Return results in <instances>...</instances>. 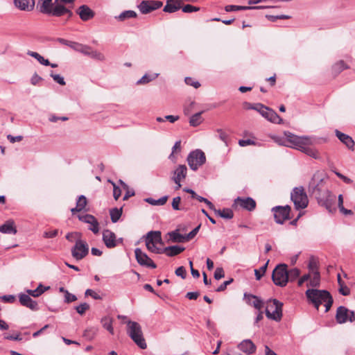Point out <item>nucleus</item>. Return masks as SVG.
Segmentation results:
<instances>
[{
	"label": "nucleus",
	"mask_w": 355,
	"mask_h": 355,
	"mask_svg": "<svg viewBox=\"0 0 355 355\" xmlns=\"http://www.w3.org/2000/svg\"><path fill=\"white\" fill-rule=\"evenodd\" d=\"M145 241L146 248L149 251L156 254H161V248L157 246V244L163 245L161 232H149L146 236Z\"/></svg>",
	"instance_id": "423d86ee"
},
{
	"label": "nucleus",
	"mask_w": 355,
	"mask_h": 355,
	"mask_svg": "<svg viewBox=\"0 0 355 355\" xmlns=\"http://www.w3.org/2000/svg\"><path fill=\"white\" fill-rule=\"evenodd\" d=\"M206 162L205 153L201 150H196L191 152L187 157V162L193 171H196Z\"/></svg>",
	"instance_id": "1a4fd4ad"
},
{
	"label": "nucleus",
	"mask_w": 355,
	"mask_h": 355,
	"mask_svg": "<svg viewBox=\"0 0 355 355\" xmlns=\"http://www.w3.org/2000/svg\"><path fill=\"white\" fill-rule=\"evenodd\" d=\"M87 205V198L85 196L81 195L78 197V199L76 202V206L74 208L71 209L72 214L75 212H80L83 210Z\"/></svg>",
	"instance_id": "473e14b6"
},
{
	"label": "nucleus",
	"mask_w": 355,
	"mask_h": 355,
	"mask_svg": "<svg viewBox=\"0 0 355 355\" xmlns=\"http://www.w3.org/2000/svg\"><path fill=\"white\" fill-rule=\"evenodd\" d=\"M18 297L19 301L23 306L28 308L33 311H36L40 309L38 303L29 297L28 295L21 293L19 294Z\"/></svg>",
	"instance_id": "6ab92c4d"
},
{
	"label": "nucleus",
	"mask_w": 355,
	"mask_h": 355,
	"mask_svg": "<svg viewBox=\"0 0 355 355\" xmlns=\"http://www.w3.org/2000/svg\"><path fill=\"white\" fill-rule=\"evenodd\" d=\"M111 220L113 223H116L121 214H122V208L118 209V208H114L112 209L110 211Z\"/></svg>",
	"instance_id": "49530a36"
},
{
	"label": "nucleus",
	"mask_w": 355,
	"mask_h": 355,
	"mask_svg": "<svg viewBox=\"0 0 355 355\" xmlns=\"http://www.w3.org/2000/svg\"><path fill=\"white\" fill-rule=\"evenodd\" d=\"M42 1V4L40 8V11L45 14L46 11L50 8V7L53 5V2L52 0H40Z\"/></svg>",
	"instance_id": "8fccbe9b"
},
{
	"label": "nucleus",
	"mask_w": 355,
	"mask_h": 355,
	"mask_svg": "<svg viewBox=\"0 0 355 355\" xmlns=\"http://www.w3.org/2000/svg\"><path fill=\"white\" fill-rule=\"evenodd\" d=\"M286 138L281 137L279 136H272V140L281 146H288L291 148V144L288 141V137L286 136Z\"/></svg>",
	"instance_id": "de8ad7c7"
},
{
	"label": "nucleus",
	"mask_w": 355,
	"mask_h": 355,
	"mask_svg": "<svg viewBox=\"0 0 355 355\" xmlns=\"http://www.w3.org/2000/svg\"><path fill=\"white\" fill-rule=\"evenodd\" d=\"M282 306L283 303L276 299L268 300L266 309V317L276 322L280 321L282 318Z\"/></svg>",
	"instance_id": "39448f33"
},
{
	"label": "nucleus",
	"mask_w": 355,
	"mask_h": 355,
	"mask_svg": "<svg viewBox=\"0 0 355 355\" xmlns=\"http://www.w3.org/2000/svg\"><path fill=\"white\" fill-rule=\"evenodd\" d=\"M349 67L345 63L343 60H340L335 63L332 67V73L334 76L338 75L344 69H348Z\"/></svg>",
	"instance_id": "4c0bfd02"
},
{
	"label": "nucleus",
	"mask_w": 355,
	"mask_h": 355,
	"mask_svg": "<svg viewBox=\"0 0 355 355\" xmlns=\"http://www.w3.org/2000/svg\"><path fill=\"white\" fill-rule=\"evenodd\" d=\"M203 121L202 116V112H196L194 114L190 116L189 123L191 126H198Z\"/></svg>",
	"instance_id": "37998d69"
},
{
	"label": "nucleus",
	"mask_w": 355,
	"mask_h": 355,
	"mask_svg": "<svg viewBox=\"0 0 355 355\" xmlns=\"http://www.w3.org/2000/svg\"><path fill=\"white\" fill-rule=\"evenodd\" d=\"M244 298L248 304L253 306L259 311H260L263 307V303L262 300L254 295L245 293Z\"/></svg>",
	"instance_id": "4be33fe9"
},
{
	"label": "nucleus",
	"mask_w": 355,
	"mask_h": 355,
	"mask_svg": "<svg viewBox=\"0 0 355 355\" xmlns=\"http://www.w3.org/2000/svg\"><path fill=\"white\" fill-rule=\"evenodd\" d=\"M338 291L339 293L344 296H347L350 294V289L349 288V287L345 285V284L339 286Z\"/></svg>",
	"instance_id": "e2e57ef3"
},
{
	"label": "nucleus",
	"mask_w": 355,
	"mask_h": 355,
	"mask_svg": "<svg viewBox=\"0 0 355 355\" xmlns=\"http://www.w3.org/2000/svg\"><path fill=\"white\" fill-rule=\"evenodd\" d=\"M102 326L106 330H107L111 334H114V328L112 326L113 319L110 316H105L101 319V321Z\"/></svg>",
	"instance_id": "72a5a7b5"
},
{
	"label": "nucleus",
	"mask_w": 355,
	"mask_h": 355,
	"mask_svg": "<svg viewBox=\"0 0 355 355\" xmlns=\"http://www.w3.org/2000/svg\"><path fill=\"white\" fill-rule=\"evenodd\" d=\"M214 213L225 219H231L234 216V213L232 209L229 208H225L223 209H216Z\"/></svg>",
	"instance_id": "c9c22d12"
},
{
	"label": "nucleus",
	"mask_w": 355,
	"mask_h": 355,
	"mask_svg": "<svg viewBox=\"0 0 355 355\" xmlns=\"http://www.w3.org/2000/svg\"><path fill=\"white\" fill-rule=\"evenodd\" d=\"M308 268L310 272H318L317 268V263L313 259H311L309 261Z\"/></svg>",
	"instance_id": "0e129e2a"
},
{
	"label": "nucleus",
	"mask_w": 355,
	"mask_h": 355,
	"mask_svg": "<svg viewBox=\"0 0 355 355\" xmlns=\"http://www.w3.org/2000/svg\"><path fill=\"white\" fill-rule=\"evenodd\" d=\"M224 270L222 268H217L214 272V278L217 280L224 277Z\"/></svg>",
	"instance_id": "774afa93"
},
{
	"label": "nucleus",
	"mask_w": 355,
	"mask_h": 355,
	"mask_svg": "<svg viewBox=\"0 0 355 355\" xmlns=\"http://www.w3.org/2000/svg\"><path fill=\"white\" fill-rule=\"evenodd\" d=\"M15 6L21 10H32L35 6V0H14Z\"/></svg>",
	"instance_id": "b1692460"
},
{
	"label": "nucleus",
	"mask_w": 355,
	"mask_h": 355,
	"mask_svg": "<svg viewBox=\"0 0 355 355\" xmlns=\"http://www.w3.org/2000/svg\"><path fill=\"white\" fill-rule=\"evenodd\" d=\"M184 82L187 85L193 86L194 88L197 89L200 86V84L198 81L194 80L191 77H187L184 79Z\"/></svg>",
	"instance_id": "13d9d810"
},
{
	"label": "nucleus",
	"mask_w": 355,
	"mask_h": 355,
	"mask_svg": "<svg viewBox=\"0 0 355 355\" xmlns=\"http://www.w3.org/2000/svg\"><path fill=\"white\" fill-rule=\"evenodd\" d=\"M261 116L272 123L284 124V120L277 114V112H260Z\"/></svg>",
	"instance_id": "cd10ccee"
},
{
	"label": "nucleus",
	"mask_w": 355,
	"mask_h": 355,
	"mask_svg": "<svg viewBox=\"0 0 355 355\" xmlns=\"http://www.w3.org/2000/svg\"><path fill=\"white\" fill-rule=\"evenodd\" d=\"M178 119H179V116H174V115H166L164 118L157 117L156 119L157 121H158V122H164L165 121H168L170 123H174Z\"/></svg>",
	"instance_id": "5fc2aeb1"
},
{
	"label": "nucleus",
	"mask_w": 355,
	"mask_h": 355,
	"mask_svg": "<svg viewBox=\"0 0 355 355\" xmlns=\"http://www.w3.org/2000/svg\"><path fill=\"white\" fill-rule=\"evenodd\" d=\"M335 134L336 137L339 139V140L343 143L349 149H353L354 146V141L352 139V138L341 132H340L338 130H335Z\"/></svg>",
	"instance_id": "393cba45"
},
{
	"label": "nucleus",
	"mask_w": 355,
	"mask_h": 355,
	"mask_svg": "<svg viewBox=\"0 0 355 355\" xmlns=\"http://www.w3.org/2000/svg\"><path fill=\"white\" fill-rule=\"evenodd\" d=\"M159 76V73H146L139 80L137 81V85H144L147 84L152 80L156 79Z\"/></svg>",
	"instance_id": "e433bc0d"
},
{
	"label": "nucleus",
	"mask_w": 355,
	"mask_h": 355,
	"mask_svg": "<svg viewBox=\"0 0 355 355\" xmlns=\"http://www.w3.org/2000/svg\"><path fill=\"white\" fill-rule=\"evenodd\" d=\"M72 6L60 3L58 0H54L53 5L45 13L46 15L60 17L67 16V20L69 19L73 16L71 11Z\"/></svg>",
	"instance_id": "20e7f679"
},
{
	"label": "nucleus",
	"mask_w": 355,
	"mask_h": 355,
	"mask_svg": "<svg viewBox=\"0 0 355 355\" xmlns=\"http://www.w3.org/2000/svg\"><path fill=\"white\" fill-rule=\"evenodd\" d=\"M234 207L240 206L241 207L248 210L252 211L256 207V202L250 197L248 198H241L238 197L234 200V202L233 204Z\"/></svg>",
	"instance_id": "a211bd4d"
},
{
	"label": "nucleus",
	"mask_w": 355,
	"mask_h": 355,
	"mask_svg": "<svg viewBox=\"0 0 355 355\" xmlns=\"http://www.w3.org/2000/svg\"><path fill=\"white\" fill-rule=\"evenodd\" d=\"M185 250L184 247L179 245H172L166 247L164 248H161V254L164 253L168 257H173L180 254Z\"/></svg>",
	"instance_id": "bb28decb"
},
{
	"label": "nucleus",
	"mask_w": 355,
	"mask_h": 355,
	"mask_svg": "<svg viewBox=\"0 0 355 355\" xmlns=\"http://www.w3.org/2000/svg\"><path fill=\"white\" fill-rule=\"evenodd\" d=\"M77 300V297L75 295L70 293L69 291H66V294L64 295V302L66 303H71L75 302Z\"/></svg>",
	"instance_id": "052dcab7"
},
{
	"label": "nucleus",
	"mask_w": 355,
	"mask_h": 355,
	"mask_svg": "<svg viewBox=\"0 0 355 355\" xmlns=\"http://www.w3.org/2000/svg\"><path fill=\"white\" fill-rule=\"evenodd\" d=\"M76 13L79 15L80 18L84 21H87L92 19L95 15L94 12L87 5L80 6L77 9Z\"/></svg>",
	"instance_id": "412c9836"
},
{
	"label": "nucleus",
	"mask_w": 355,
	"mask_h": 355,
	"mask_svg": "<svg viewBox=\"0 0 355 355\" xmlns=\"http://www.w3.org/2000/svg\"><path fill=\"white\" fill-rule=\"evenodd\" d=\"M89 253V246L86 241L78 239L71 248V255L77 261L85 258Z\"/></svg>",
	"instance_id": "9b49d317"
},
{
	"label": "nucleus",
	"mask_w": 355,
	"mask_h": 355,
	"mask_svg": "<svg viewBox=\"0 0 355 355\" xmlns=\"http://www.w3.org/2000/svg\"><path fill=\"white\" fill-rule=\"evenodd\" d=\"M135 254L137 261L139 265L151 268H155L157 267V265L153 261L148 257L146 253L143 252L140 248H136Z\"/></svg>",
	"instance_id": "f3484780"
},
{
	"label": "nucleus",
	"mask_w": 355,
	"mask_h": 355,
	"mask_svg": "<svg viewBox=\"0 0 355 355\" xmlns=\"http://www.w3.org/2000/svg\"><path fill=\"white\" fill-rule=\"evenodd\" d=\"M272 279L275 285L280 287L286 286L288 283L287 265H277L272 271Z\"/></svg>",
	"instance_id": "0eeeda50"
},
{
	"label": "nucleus",
	"mask_w": 355,
	"mask_h": 355,
	"mask_svg": "<svg viewBox=\"0 0 355 355\" xmlns=\"http://www.w3.org/2000/svg\"><path fill=\"white\" fill-rule=\"evenodd\" d=\"M49 288V286H44L42 284H40L34 290H25V294L28 295L29 297H38Z\"/></svg>",
	"instance_id": "c756f323"
},
{
	"label": "nucleus",
	"mask_w": 355,
	"mask_h": 355,
	"mask_svg": "<svg viewBox=\"0 0 355 355\" xmlns=\"http://www.w3.org/2000/svg\"><path fill=\"white\" fill-rule=\"evenodd\" d=\"M182 11L186 13L197 12L200 10L199 7L193 6L190 4H187L182 8Z\"/></svg>",
	"instance_id": "4d7b16f0"
},
{
	"label": "nucleus",
	"mask_w": 355,
	"mask_h": 355,
	"mask_svg": "<svg viewBox=\"0 0 355 355\" xmlns=\"http://www.w3.org/2000/svg\"><path fill=\"white\" fill-rule=\"evenodd\" d=\"M324 190L323 179L314 175L309 184V192L317 198V195H320Z\"/></svg>",
	"instance_id": "2eb2a0df"
},
{
	"label": "nucleus",
	"mask_w": 355,
	"mask_h": 355,
	"mask_svg": "<svg viewBox=\"0 0 355 355\" xmlns=\"http://www.w3.org/2000/svg\"><path fill=\"white\" fill-rule=\"evenodd\" d=\"M239 348L248 354H252L256 351V346L250 340H244L242 341L239 345Z\"/></svg>",
	"instance_id": "c85d7f7f"
},
{
	"label": "nucleus",
	"mask_w": 355,
	"mask_h": 355,
	"mask_svg": "<svg viewBox=\"0 0 355 355\" xmlns=\"http://www.w3.org/2000/svg\"><path fill=\"white\" fill-rule=\"evenodd\" d=\"M180 0H167L166 4L164 7L163 11L169 13H173L179 10L182 6Z\"/></svg>",
	"instance_id": "5701e85b"
},
{
	"label": "nucleus",
	"mask_w": 355,
	"mask_h": 355,
	"mask_svg": "<svg viewBox=\"0 0 355 355\" xmlns=\"http://www.w3.org/2000/svg\"><path fill=\"white\" fill-rule=\"evenodd\" d=\"M127 334L134 343L141 349H145L147 347L145 338L141 325L135 321L127 320Z\"/></svg>",
	"instance_id": "7ed1b4c3"
},
{
	"label": "nucleus",
	"mask_w": 355,
	"mask_h": 355,
	"mask_svg": "<svg viewBox=\"0 0 355 355\" xmlns=\"http://www.w3.org/2000/svg\"><path fill=\"white\" fill-rule=\"evenodd\" d=\"M250 8L248 6H235V5H228L225 7V10L226 12L246 10H250Z\"/></svg>",
	"instance_id": "3c124183"
},
{
	"label": "nucleus",
	"mask_w": 355,
	"mask_h": 355,
	"mask_svg": "<svg viewBox=\"0 0 355 355\" xmlns=\"http://www.w3.org/2000/svg\"><path fill=\"white\" fill-rule=\"evenodd\" d=\"M112 184L114 187L113 196H114V199L116 200H117L121 195V190L119 187L116 186V184L114 182H112Z\"/></svg>",
	"instance_id": "338daca9"
},
{
	"label": "nucleus",
	"mask_w": 355,
	"mask_h": 355,
	"mask_svg": "<svg viewBox=\"0 0 355 355\" xmlns=\"http://www.w3.org/2000/svg\"><path fill=\"white\" fill-rule=\"evenodd\" d=\"M269 263V260L267 261V262L261 266L259 270L255 269L254 270V275L257 280H260L261 277L264 275L267 270L268 264Z\"/></svg>",
	"instance_id": "09e8293b"
},
{
	"label": "nucleus",
	"mask_w": 355,
	"mask_h": 355,
	"mask_svg": "<svg viewBox=\"0 0 355 355\" xmlns=\"http://www.w3.org/2000/svg\"><path fill=\"white\" fill-rule=\"evenodd\" d=\"M78 218L80 220L89 224L90 227H89V230H91L93 233H98L99 223L94 216L90 214L80 215L78 216Z\"/></svg>",
	"instance_id": "aec40b11"
},
{
	"label": "nucleus",
	"mask_w": 355,
	"mask_h": 355,
	"mask_svg": "<svg viewBox=\"0 0 355 355\" xmlns=\"http://www.w3.org/2000/svg\"><path fill=\"white\" fill-rule=\"evenodd\" d=\"M86 55H88L93 59L100 61H103L105 60V56L103 53L98 51L93 50L91 46H89V50H87V53L86 54Z\"/></svg>",
	"instance_id": "a18cd8bd"
},
{
	"label": "nucleus",
	"mask_w": 355,
	"mask_h": 355,
	"mask_svg": "<svg viewBox=\"0 0 355 355\" xmlns=\"http://www.w3.org/2000/svg\"><path fill=\"white\" fill-rule=\"evenodd\" d=\"M169 237L173 242L183 243L187 241L185 235L180 234L178 230L168 233Z\"/></svg>",
	"instance_id": "58836bf2"
},
{
	"label": "nucleus",
	"mask_w": 355,
	"mask_h": 355,
	"mask_svg": "<svg viewBox=\"0 0 355 355\" xmlns=\"http://www.w3.org/2000/svg\"><path fill=\"white\" fill-rule=\"evenodd\" d=\"M137 15L134 10H125L119 15L115 17V19L120 21H123L128 19L135 18Z\"/></svg>",
	"instance_id": "f704fd0d"
},
{
	"label": "nucleus",
	"mask_w": 355,
	"mask_h": 355,
	"mask_svg": "<svg viewBox=\"0 0 355 355\" xmlns=\"http://www.w3.org/2000/svg\"><path fill=\"white\" fill-rule=\"evenodd\" d=\"M181 202V198L180 196H177L173 199L172 201V207L174 210H180V204Z\"/></svg>",
	"instance_id": "69168bd1"
},
{
	"label": "nucleus",
	"mask_w": 355,
	"mask_h": 355,
	"mask_svg": "<svg viewBox=\"0 0 355 355\" xmlns=\"http://www.w3.org/2000/svg\"><path fill=\"white\" fill-rule=\"evenodd\" d=\"M274 214L275 222L279 224H283L284 222L289 218V214L291 211V207L286 206H277L272 209Z\"/></svg>",
	"instance_id": "4468645a"
},
{
	"label": "nucleus",
	"mask_w": 355,
	"mask_h": 355,
	"mask_svg": "<svg viewBox=\"0 0 355 355\" xmlns=\"http://www.w3.org/2000/svg\"><path fill=\"white\" fill-rule=\"evenodd\" d=\"M27 54L36 59L42 65L49 66L50 64L49 60L45 59L43 56L37 52L28 51Z\"/></svg>",
	"instance_id": "79ce46f5"
},
{
	"label": "nucleus",
	"mask_w": 355,
	"mask_h": 355,
	"mask_svg": "<svg viewBox=\"0 0 355 355\" xmlns=\"http://www.w3.org/2000/svg\"><path fill=\"white\" fill-rule=\"evenodd\" d=\"M168 197L167 196H164L158 200H155L152 198H147L144 200L145 202L149 203L151 205L160 206L165 205L168 200Z\"/></svg>",
	"instance_id": "ea45409f"
},
{
	"label": "nucleus",
	"mask_w": 355,
	"mask_h": 355,
	"mask_svg": "<svg viewBox=\"0 0 355 355\" xmlns=\"http://www.w3.org/2000/svg\"><path fill=\"white\" fill-rule=\"evenodd\" d=\"M103 241L108 248H115L119 243H123V239H116V234L110 230H105L103 232Z\"/></svg>",
	"instance_id": "dca6fc26"
},
{
	"label": "nucleus",
	"mask_w": 355,
	"mask_h": 355,
	"mask_svg": "<svg viewBox=\"0 0 355 355\" xmlns=\"http://www.w3.org/2000/svg\"><path fill=\"white\" fill-rule=\"evenodd\" d=\"M50 76L53 79V80L58 83L60 85H65L66 82L62 76L59 74H55L53 71L50 72Z\"/></svg>",
	"instance_id": "864d4df0"
},
{
	"label": "nucleus",
	"mask_w": 355,
	"mask_h": 355,
	"mask_svg": "<svg viewBox=\"0 0 355 355\" xmlns=\"http://www.w3.org/2000/svg\"><path fill=\"white\" fill-rule=\"evenodd\" d=\"M187 168L185 165H179L174 171V175L172 178L174 182H181L187 176Z\"/></svg>",
	"instance_id": "a878e982"
},
{
	"label": "nucleus",
	"mask_w": 355,
	"mask_h": 355,
	"mask_svg": "<svg viewBox=\"0 0 355 355\" xmlns=\"http://www.w3.org/2000/svg\"><path fill=\"white\" fill-rule=\"evenodd\" d=\"M306 297L318 309L320 304L324 303L325 311L327 312L333 304V299L330 293L324 290L308 289L306 291Z\"/></svg>",
	"instance_id": "f03ea898"
},
{
	"label": "nucleus",
	"mask_w": 355,
	"mask_h": 355,
	"mask_svg": "<svg viewBox=\"0 0 355 355\" xmlns=\"http://www.w3.org/2000/svg\"><path fill=\"white\" fill-rule=\"evenodd\" d=\"M71 49L86 55L87 50H89V46L73 42L71 44Z\"/></svg>",
	"instance_id": "c03bdc74"
},
{
	"label": "nucleus",
	"mask_w": 355,
	"mask_h": 355,
	"mask_svg": "<svg viewBox=\"0 0 355 355\" xmlns=\"http://www.w3.org/2000/svg\"><path fill=\"white\" fill-rule=\"evenodd\" d=\"M284 135L288 137V141L291 144V148L299 150L315 159H320L318 150L309 146L315 144V139L313 137H299L288 131L284 132Z\"/></svg>",
	"instance_id": "f257e3e1"
},
{
	"label": "nucleus",
	"mask_w": 355,
	"mask_h": 355,
	"mask_svg": "<svg viewBox=\"0 0 355 355\" xmlns=\"http://www.w3.org/2000/svg\"><path fill=\"white\" fill-rule=\"evenodd\" d=\"M321 205L329 211L333 212L335 210L334 203L336 201V196L329 190L325 189L320 195H317L316 198Z\"/></svg>",
	"instance_id": "9d476101"
},
{
	"label": "nucleus",
	"mask_w": 355,
	"mask_h": 355,
	"mask_svg": "<svg viewBox=\"0 0 355 355\" xmlns=\"http://www.w3.org/2000/svg\"><path fill=\"white\" fill-rule=\"evenodd\" d=\"M288 281H294L300 275V270L296 268H292L290 270H287Z\"/></svg>",
	"instance_id": "603ef678"
},
{
	"label": "nucleus",
	"mask_w": 355,
	"mask_h": 355,
	"mask_svg": "<svg viewBox=\"0 0 355 355\" xmlns=\"http://www.w3.org/2000/svg\"><path fill=\"white\" fill-rule=\"evenodd\" d=\"M311 278L307 284L308 286L318 287L320 286V275L319 272H311Z\"/></svg>",
	"instance_id": "a19ab883"
},
{
	"label": "nucleus",
	"mask_w": 355,
	"mask_h": 355,
	"mask_svg": "<svg viewBox=\"0 0 355 355\" xmlns=\"http://www.w3.org/2000/svg\"><path fill=\"white\" fill-rule=\"evenodd\" d=\"M336 320L339 324H343L347 321L352 322L355 321V313L346 307L340 306L336 310Z\"/></svg>",
	"instance_id": "f8f14e48"
},
{
	"label": "nucleus",
	"mask_w": 355,
	"mask_h": 355,
	"mask_svg": "<svg viewBox=\"0 0 355 355\" xmlns=\"http://www.w3.org/2000/svg\"><path fill=\"white\" fill-rule=\"evenodd\" d=\"M0 232L15 234L17 233V229L15 226V222L12 220H7L4 224L0 226Z\"/></svg>",
	"instance_id": "7c9ffc66"
},
{
	"label": "nucleus",
	"mask_w": 355,
	"mask_h": 355,
	"mask_svg": "<svg viewBox=\"0 0 355 355\" xmlns=\"http://www.w3.org/2000/svg\"><path fill=\"white\" fill-rule=\"evenodd\" d=\"M162 5L163 3L160 1L143 0L137 8L141 14L146 15L160 8Z\"/></svg>",
	"instance_id": "ddd939ff"
},
{
	"label": "nucleus",
	"mask_w": 355,
	"mask_h": 355,
	"mask_svg": "<svg viewBox=\"0 0 355 355\" xmlns=\"http://www.w3.org/2000/svg\"><path fill=\"white\" fill-rule=\"evenodd\" d=\"M291 198L296 209H304L308 205V197L302 187L294 188Z\"/></svg>",
	"instance_id": "6e6552de"
},
{
	"label": "nucleus",
	"mask_w": 355,
	"mask_h": 355,
	"mask_svg": "<svg viewBox=\"0 0 355 355\" xmlns=\"http://www.w3.org/2000/svg\"><path fill=\"white\" fill-rule=\"evenodd\" d=\"M200 228V225L195 227L192 231H191L188 234H186V239L187 241L192 239L198 232Z\"/></svg>",
	"instance_id": "680f3d73"
},
{
	"label": "nucleus",
	"mask_w": 355,
	"mask_h": 355,
	"mask_svg": "<svg viewBox=\"0 0 355 355\" xmlns=\"http://www.w3.org/2000/svg\"><path fill=\"white\" fill-rule=\"evenodd\" d=\"M245 109L247 110H253L254 111H263V110H266V111H274L272 108H270L261 103H245Z\"/></svg>",
	"instance_id": "2f4dec72"
},
{
	"label": "nucleus",
	"mask_w": 355,
	"mask_h": 355,
	"mask_svg": "<svg viewBox=\"0 0 355 355\" xmlns=\"http://www.w3.org/2000/svg\"><path fill=\"white\" fill-rule=\"evenodd\" d=\"M75 309L79 314L83 315L85 311L89 309V305L87 303L84 302L76 306Z\"/></svg>",
	"instance_id": "6e6d98bb"
},
{
	"label": "nucleus",
	"mask_w": 355,
	"mask_h": 355,
	"mask_svg": "<svg viewBox=\"0 0 355 355\" xmlns=\"http://www.w3.org/2000/svg\"><path fill=\"white\" fill-rule=\"evenodd\" d=\"M175 273L177 276L180 277L183 279L186 278L187 272L184 266L178 267L175 270Z\"/></svg>",
	"instance_id": "bf43d9fd"
}]
</instances>
